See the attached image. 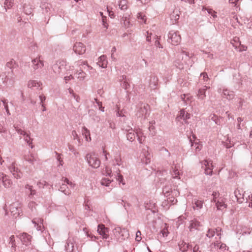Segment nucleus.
Returning a JSON list of instances; mask_svg holds the SVG:
<instances>
[{
  "label": "nucleus",
  "mask_w": 252,
  "mask_h": 252,
  "mask_svg": "<svg viewBox=\"0 0 252 252\" xmlns=\"http://www.w3.org/2000/svg\"><path fill=\"white\" fill-rule=\"evenodd\" d=\"M168 41L173 45H177L181 42V37L178 31H171L168 34Z\"/></svg>",
  "instance_id": "3"
},
{
  "label": "nucleus",
  "mask_w": 252,
  "mask_h": 252,
  "mask_svg": "<svg viewBox=\"0 0 252 252\" xmlns=\"http://www.w3.org/2000/svg\"><path fill=\"white\" fill-rule=\"evenodd\" d=\"M181 99L186 104H190L193 99V97L189 94H183L181 95Z\"/></svg>",
  "instance_id": "29"
},
{
  "label": "nucleus",
  "mask_w": 252,
  "mask_h": 252,
  "mask_svg": "<svg viewBox=\"0 0 252 252\" xmlns=\"http://www.w3.org/2000/svg\"><path fill=\"white\" fill-rule=\"evenodd\" d=\"M149 106L146 104H141L139 106V109L136 113L137 117H144L146 118L148 114Z\"/></svg>",
  "instance_id": "6"
},
{
  "label": "nucleus",
  "mask_w": 252,
  "mask_h": 252,
  "mask_svg": "<svg viewBox=\"0 0 252 252\" xmlns=\"http://www.w3.org/2000/svg\"><path fill=\"white\" fill-rule=\"evenodd\" d=\"M65 65L66 62L65 61H58L52 66L53 71L56 74H60L65 68Z\"/></svg>",
  "instance_id": "7"
},
{
  "label": "nucleus",
  "mask_w": 252,
  "mask_h": 252,
  "mask_svg": "<svg viewBox=\"0 0 252 252\" xmlns=\"http://www.w3.org/2000/svg\"><path fill=\"white\" fill-rule=\"evenodd\" d=\"M108 62L106 55H103L98 59L97 64L101 68H105L107 66Z\"/></svg>",
  "instance_id": "22"
},
{
  "label": "nucleus",
  "mask_w": 252,
  "mask_h": 252,
  "mask_svg": "<svg viewBox=\"0 0 252 252\" xmlns=\"http://www.w3.org/2000/svg\"><path fill=\"white\" fill-rule=\"evenodd\" d=\"M215 202L216 203V206L218 210L223 211L227 207V205L225 203L223 198H220Z\"/></svg>",
  "instance_id": "21"
},
{
  "label": "nucleus",
  "mask_w": 252,
  "mask_h": 252,
  "mask_svg": "<svg viewBox=\"0 0 252 252\" xmlns=\"http://www.w3.org/2000/svg\"><path fill=\"white\" fill-rule=\"evenodd\" d=\"M86 46L81 42H76L73 46L74 52L79 55H82L86 52Z\"/></svg>",
  "instance_id": "14"
},
{
  "label": "nucleus",
  "mask_w": 252,
  "mask_h": 252,
  "mask_svg": "<svg viewBox=\"0 0 252 252\" xmlns=\"http://www.w3.org/2000/svg\"><path fill=\"white\" fill-rule=\"evenodd\" d=\"M24 159L25 160L32 164H33L34 162L36 161V158L32 154L25 155Z\"/></svg>",
  "instance_id": "34"
},
{
  "label": "nucleus",
  "mask_w": 252,
  "mask_h": 252,
  "mask_svg": "<svg viewBox=\"0 0 252 252\" xmlns=\"http://www.w3.org/2000/svg\"><path fill=\"white\" fill-rule=\"evenodd\" d=\"M190 118V114L186 112L185 110L182 109L180 112V115L177 117V119L179 121L180 119H183L184 121Z\"/></svg>",
  "instance_id": "28"
},
{
  "label": "nucleus",
  "mask_w": 252,
  "mask_h": 252,
  "mask_svg": "<svg viewBox=\"0 0 252 252\" xmlns=\"http://www.w3.org/2000/svg\"><path fill=\"white\" fill-rule=\"evenodd\" d=\"M87 61H79L77 62V65H78L80 68L85 69L86 65H87Z\"/></svg>",
  "instance_id": "50"
},
{
  "label": "nucleus",
  "mask_w": 252,
  "mask_h": 252,
  "mask_svg": "<svg viewBox=\"0 0 252 252\" xmlns=\"http://www.w3.org/2000/svg\"><path fill=\"white\" fill-rule=\"evenodd\" d=\"M94 100L96 103L97 104L98 106L99 107V109L102 112L104 111V107L102 106V102L99 101L96 98H94Z\"/></svg>",
  "instance_id": "61"
},
{
  "label": "nucleus",
  "mask_w": 252,
  "mask_h": 252,
  "mask_svg": "<svg viewBox=\"0 0 252 252\" xmlns=\"http://www.w3.org/2000/svg\"><path fill=\"white\" fill-rule=\"evenodd\" d=\"M210 161L204 160L201 162L202 167H205V173L206 175H211L213 172V165Z\"/></svg>",
  "instance_id": "13"
},
{
  "label": "nucleus",
  "mask_w": 252,
  "mask_h": 252,
  "mask_svg": "<svg viewBox=\"0 0 252 252\" xmlns=\"http://www.w3.org/2000/svg\"><path fill=\"white\" fill-rule=\"evenodd\" d=\"M248 201L247 202H249V207L252 208V193L251 194H248L247 196Z\"/></svg>",
  "instance_id": "63"
},
{
  "label": "nucleus",
  "mask_w": 252,
  "mask_h": 252,
  "mask_svg": "<svg viewBox=\"0 0 252 252\" xmlns=\"http://www.w3.org/2000/svg\"><path fill=\"white\" fill-rule=\"evenodd\" d=\"M14 64H15V61L13 60H11L10 61H9V62H8L6 63V66L8 68H12L13 67Z\"/></svg>",
  "instance_id": "62"
},
{
  "label": "nucleus",
  "mask_w": 252,
  "mask_h": 252,
  "mask_svg": "<svg viewBox=\"0 0 252 252\" xmlns=\"http://www.w3.org/2000/svg\"><path fill=\"white\" fill-rule=\"evenodd\" d=\"M125 129L128 132L126 135L127 140L130 141L134 140L135 138V134L132 128H130V127H128V128H125Z\"/></svg>",
  "instance_id": "32"
},
{
  "label": "nucleus",
  "mask_w": 252,
  "mask_h": 252,
  "mask_svg": "<svg viewBox=\"0 0 252 252\" xmlns=\"http://www.w3.org/2000/svg\"><path fill=\"white\" fill-rule=\"evenodd\" d=\"M117 175L116 176V179L117 181H118L120 183H122L123 185H125V182H123V177L122 175L120 174V170L118 169L116 171Z\"/></svg>",
  "instance_id": "42"
},
{
  "label": "nucleus",
  "mask_w": 252,
  "mask_h": 252,
  "mask_svg": "<svg viewBox=\"0 0 252 252\" xmlns=\"http://www.w3.org/2000/svg\"><path fill=\"white\" fill-rule=\"evenodd\" d=\"M192 203L193 210L199 211L203 207V201L194 199Z\"/></svg>",
  "instance_id": "27"
},
{
  "label": "nucleus",
  "mask_w": 252,
  "mask_h": 252,
  "mask_svg": "<svg viewBox=\"0 0 252 252\" xmlns=\"http://www.w3.org/2000/svg\"><path fill=\"white\" fill-rule=\"evenodd\" d=\"M63 182L68 185L70 188H73L75 187V184L69 181L67 178H65L63 180Z\"/></svg>",
  "instance_id": "60"
},
{
  "label": "nucleus",
  "mask_w": 252,
  "mask_h": 252,
  "mask_svg": "<svg viewBox=\"0 0 252 252\" xmlns=\"http://www.w3.org/2000/svg\"><path fill=\"white\" fill-rule=\"evenodd\" d=\"M86 159L90 166L94 168L100 166V161L98 156L95 153H91L86 155Z\"/></svg>",
  "instance_id": "2"
},
{
  "label": "nucleus",
  "mask_w": 252,
  "mask_h": 252,
  "mask_svg": "<svg viewBox=\"0 0 252 252\" xmlns=\"http://www.w3.org/2000/svg\"><path fill=\"white\" fill-rule=\"evenodd\" d=\"M75 75H76V77L80 81L85 80L87 76L86 73L83 70L82 68H80L79 70H77Z\"/></svg>",
  "instance_id": "24"
},
{
  "label": "nucleus",
  "mask_w": 252,
  "mask_h": 252,
  "mask_svg": "<svg viewBox=\"0 0 252 252\" xmlns=\"http://www.w3.org/2000/svg\"><path fill=\"white\" fill-rule=\"evenodd\" d=\"M41 85L40 82L36 80H31L28 83V87L30 89H38Z\"/></svg>",
  "instance_id": "30"
},
{
  "label": "nucleus",
  "mask_w": 252,
  "mask_h": 252,
  "mask_svg": "<svg viewBox=\"0 0 252 252\" xmlns=\"http://www.w3.org/2000/svg\"><path fill=\"white\" fill-rule=\"evenodd\" d=\"M122 159H121V157L119 155L115 156V158L113 160V166H115V165L120 166L122 165Z\"/></svg>",
  "instance_id": "43"
},
{
  "label": "nucleus",
  "mask_w": 252,
  "mask_h": 252,
  "mask_svg": "<svg viewBox=\"0 0 252 252\" xmlns=\"http://www.w3.org/2000/svg\"><path fill=\"white\" fill-rule=\"evenodd\" d=\"M32 222L34 224V226L38 231H43L44 226L43 224V220L40 218H35L32 220Z\"/></svg>",
  "instance_id": "20"
},
{
  "label": "nucleus",
  "mask_w": 252,
  "mask_h": 252,
  "mask_svg": "<svg viewBox=\"0 0 252 252\" xmlns=\"http://www.w3.org/2000/svg\"><path fill=\"white\" fill-rule=\"evenodd\" d=\"M220 245V240H216V242L213 243L210 245V248L212 251H214V250H218L219 249V246Z\"/></svg>",
  "instance_id": "44"
},
{
  "label": "nucleus",
  "mask_w": 252,
  "mask_h": 252,
  "mask_svg": "<svg viewBox=\"0 0 252 252\" xmlns=\"http://www.w3.org/2000/svg\"><path fill=\"white\" fill-rule=\"evenodd\" d=\"M9 244L11 246V247L14 250H15L16 248V242L15 239V237L14 235H11L9 237Z\"/></svg>",
  "instance_id": "40"
},
{
  "label": "nucleus",
  "mask_w": 252,
  "mask_h": 252,
  "mask_svg": "<svg viewBox=\"0 0 252 252\" xmlns=\"http://www.w3.org/2000/svg\"><path fill=\"white\" fill-rule=\"evenodd\" d=\"M97 231L103 239H107L109 238V228L105 227L104 225L102 224H99Z\"/></svg>",
  "instance_id": "11"
},
{
  "label": "nucleus",
  "mask_w": 252,
  "mask_h": 252,
  "mask_svg": "<svg viewBox=\"0 0 252 252\" xmlns=\"http://www.w3.org/2000/svg\"><path fill=\"white\" fill-rule=\"evenodd\" d=\"M112 181V180H111L108 178H104L101 179L100 183L102 186L108 187Z\"/></svg>",
  "instance_id": "49"
},
{
  "label": "nucleus",
  "mask_w": 252,
  "mask_h": 252,
  "mask_svg": "<svg viewBox=\"0 0 252 252\" xmlns=\"http://www.w3.org/2000/svg\"><path fill=\"white\" fill-rule=\"evenodd\" d=\"M207 10L208 14L211 15L214 18L217 17L216 12L214 11L212 9L207 8L205 7H203L202 11Z\"/></svg>",
  "instance_id": "47"
},
{
  "label": "nucleus",
  "mask_w": 252,
  "mask_h": 252,
  "mask_svg": "<svg viewBox=\"0 0 252 252\" xmlns=\"http://www.w3.org/2000/svg\"><path fill=\"white\" fill-rule=\"evenodd\" d=\"M192 61L190 60L189 54L184 51L178 54L176 60L174 62L175 65L180 69L184 68V65L191 66Z\"/></svg>",
  "instance_id": "1"
},
{
  "label": "nucleus",
  "mask_w": 252,
  "mask_h": 252,
  "mask_svg": "<svg viewBox=\"0 0 252 252\" xmlns=\"http://www.w3.org/2000/svg\"><path fill=\"white\" fill-rule=\"evenodd\" d=\"M9 210L12 216L16 218L21 213V207L20 204L18 202L11 204L9 207Z\"/></svg>",
  "instance_id": "5"
},
{
  "label": "nucleus",
  "mask_w": 252,
  "mask_h": 252,
  "mask_svg": "<svg viewBox=\"0 0 252 252\" xmlns=\"http://www.w3.org/2000/svg\"><path fill=\"white\" fill-rule=\"evenodd\" d=\"M200 77L201 78L202 77L203 79L204 80V82H205V84H207V82L209 80V77H208V74H207V73L203 72V73H201Z\"/></svg>",
  "instance_id": "59"
},
{
  "label": "nucleus",
  "mask_w": 252,
  "mask_h": 252,
  "mask_svg": "<svg viewBox=\"0 0 252 252\" xmlns=\"http://www.w3.org/2000/svg\"><path fill=\"white\" fill-rule=\"evenodd\" d=\"M121 78L120 79V80L122 81L124 80V81L121 83V85L123 88L125 89H127L128 87L129 86V84L126 82L125 80L126 79V76L125 75H123L120 77Z\"/></svg>",
  "instance_id": "46"
},
{
  "label": "nucleus",
  "mask_w": 252,
  "mask_h": 252,
  "mask_svg": "<svg viewBox=\"0 0 252 252\" xmlns=\"http://www.w3.org/2000/svg\"><path fill=\"white\" fill-rule=\"evenodd\" d=\"M221 95L223 97L226 98L228 100H231L234 97V94L232 91L227 89H223Z\"/></svg>",
  "instance_id": "25"
},
{
  "label": "nucleus",
  "mask_w": 252,
  "mask_h": 252,
  "mask_svg": "<svg viewBox=\"0 0 252 252\" xmlns=\"http://www.w3.org/2000/svg\"><path fill=\"white\" fill-rule=\"evenodd\" d=\"M24 12L27 15H30L32 13V8L30 5L24 4L23 6Z\"/></svg>",
  "instance_id": "39"
},
{
  "label": "nucleus",
  "mask_w": 252,
  "mask_h": 252,
  "mask_svg": "<svg viewBox=\"0 0 252 252\" xmlns=\"http://www.w3.org/2000/svg\"><path fill=\"white\" fill-rule=\"evenodd\" d=\"M210 87L205 85L203 88L199 89L197 94V98L200 100H204L206 96V91Z\"/></svg>",
  "instance_id": "18"
},
{
  "label": "nucleus",
  "mask_w": 252,
  "mask_h": 252,
  "mask_svg": "<svg viewBox=\"0 0 252 252\" xmlns=\"http://www.w3.org/2000/svg\"><path fill=\"white\" fill-rule=\"evenodd\" d=\"M158 83V78L157 77L151 76L149 82V87L151 89L155 90L157 88Z\"/></svg>",
  "instance_id": "26"
},
{
  "label": "nucleus",
  "mask_w": 252,
  "mask_h": 252,
  "mask_svg": "<svg viewBox=\"0 0 252 252\" xmlns=\"http://www.w3.org/2000/svg\"><path fill=\"white\" fill-rule=\"evenodd\" d=\"M156 40L155 41V45L157 47L159 48H162L163 47L160 44L159 40H158V36H156Z\"/></svg>",
  "instance_id": "64"
},
{
  "label": "nucleus",
  "mask_w": 252,
  "mask_h": 252,
  "mask_svg": "<svg viewBox=\"0 0 252 252\" xmlns=\"http://www.w3.org/2000/svg\"><path fill=\"white\" fill-rule=\"evenodd\" d=\"M179 246L180 247V250L181 251L185 252L187 251L188 245L186 243L183 242L181 244H180Z\"/></svg>",
  "instance_id": "53"
},
{
  "label": "nucleus",
  "mask_w": 252,
  "mask_h": 252,
  "mask_svg": "<svg viewBox=\"0 0 252 252\" xmlns=\"http://www.w3.org/2000/svg\"><path fill=\"white\" fill-rule=\"evenodd\" d=\"M148 147H147L146 149H143L142 155H141L142 157H144L142 159V160L143 162L145 163V164H148V163L150 162L151 158V155L148 152Z\"/></svg>",
  "instance_id": "19"
},
{
  "label": "nucleus",
  "mask_w": 252,
  "mask_h": 252,
  "mask_svg": "<svg viewBox=\"0 0 252 252\" xmlns=\"http://www.w3.org/2000/svg\"><path fill=\"white\" fill-rule=\"evenodd\" d=\"M3 105L4 106V109H5V111L6 112V113L8 115H10V113L9 112L8 104H7V101L6 99H3L1 100Z\"/></svg>",
  "instance_id": "55"
},
{
  "label": "nucleus",
  "mask_w": 252,
  "mask_h": 252,
  "mask_svg": "<svg viewBox=\"0 0 252 252\" xmlns=\"http://www.w3.org/2000/svg\"><path fill=\"white\" fill-rule=\"evenodd\" d=\"M189 141L191 143V146H194L196 152H199L201 150L202 146L198 142H195L193 144L191 139H189Z\"/></svg>",
  "instance_id": "48"
},
{
  "label": "nucleus",
  "mask_w": 252,
  "mask_h": 252,
  "mask_svg": "<svg viewBox=\"0 0 252 252\" xmlns=\"http://www.w3.org/2000/svg\"><path fill=\"white\" fill-rule=\"evenodd\" d=\"M221 229L220 227H218L215 229V230L213 229H209L207 234L206 236L209 238H212L215 236V234L217 235V236L219 237V239L220 240L221 238Z\"/></svg>",
  "instance_id": "16"
},
{
  "label": "nucleus",
  "mask_w": 252,
  "mask_h": 252,
  "mask_svg": "<svg viewBox=\"0 0 252 252\" xmlns=\"http://www.w3.org/2000/svg\"><path fill=\"white\" fill-rule=\"evenodd\" d=\"M18 237L20 239L22 244L25 246L31 245L32 236L27 233H23L19 234Z\"/></svg>",
  "instance_id": "10"
},
{
  "label": "nucleus",
  "mask_w": 252,
  "mask_h": 252,
  "mask_svg": "<svg viewBox=\"0 0 252 252\" xmlns=\"http://www.w3.org/2000/svg\"><path fill=\"white\" fill-rule=\"evenodd\" d=\"M24 139L31 146V148H33V146L32 145V139L31 138L30 132L24 137Z\"/></svg>",
  "instance_id": "41"
},
{
  "label": "nucleus",
  "mask_w": 252,
  "mask_h": 252,
  "mask_svg": "<svg viewBox=\"0 0 252 252\" xmlns=\"http://www.w3.org/2000/svg\"><path fill=\"white\" fill-rule=\"evenodd\" d=\"M76 243V238L69 236L66 240L65 245V250L66 252H72L74 251V245Z\"/></svg>",
  "instance_id": "9"
},
{
  "label": "nucleus",
  "mask_w": 252,
  "mask_h": 252,
  "mask_svg": "<svg viewBox=\"0 0 252 252\" xmlns=\"http://www.w3.org/2000/svg\"><path fill=\"white\" fill-rule=\"evenodd\" d=\"M37 205V204L35 201L32 200L28 204V207L31 209V210L33 212L35 209V207Z\"/></svg>",
  "instance_id": "54"
},
{
  "label": "nucleus",
  "mask_w": 252,
  "mask_h": 252,
  "mask_svg": "<svg viewBox=\"0 0 252 252\" xmlns=\"http://www.w3.org/2000/svg\"><path fill=\"white\" fill-rule=\"evenodd\" d=\"M234 194L236 198H237V201L239 203H242L245 200L246 202L248 201L247 197L248 194L244 192L242 190H240L238 189H236L234 191Z\"/></svg>",
  "instance_id": "8"
},
{
  "label": "nucleus",
  "mask_w": 252,
  "mask_h": 252,
  "mask_svg": "<svg viewBox=\"0 0 252 252\" xmlns=\"http://www.w3.org/2000/svg\"><path fill=\"white\" fill-rule=\"evenodd\" d=\"M67 187L66 186V184L64 183L62 184L59 190L62 192H63L66 195H69L70 194V191L69 189H67Z\"/></svg>",
  "instance_id": "38"
},
{
  "label": "nucleus",
  "mask_w": 252,
  "mask_h": 252,
  "mask_svg": "<svg viewBox=\"0 0 252 252\" xmlns=\"http://www.w3.org/2000/svg\"><path fill=\"white\" fill-rule=\"evenodd\" d=\"M25 188L28 189L30 192L29 195V198L31 199L36 200L38 196V194L35 189H32V186L27 185L25 186Z\"/></svg>",
  "instance_id": "23"
},
{
  "label": "nucleus",
  "mask_w": 252,
  "mask_h": 252,
  "mask_svg": "<svg viewBox=\"0 0 252 252\" xmlns=\"http://www.w3.org/2000/svg\"><path fill=\"white\" fill-rule=\"evenodd\" d=\"M32 67L34 70L42 68L44 66L43 61L40 59V57L36 58L32 61Z\"/></svg>",
  "instance_id": "17"
},
{
  "label": "nucleus",
  "mask_w": 252,
  "mask_h": 252,
  "mask_svg": "<svg viewBox=\"0 0 252 252\" xmlns=\"http://www.w3.org/2000/svg\"><path fill=\"white\" fill-rule=\"evenodd\" d=\"M15 128L18 134L23 135L24 137L28 133L26 131L22 130L21 128H19L18 127L15 126Z\"/></svg>",
  "instance_id": "57"
},
{
  "label": "nucleus",
  "mask_w": 252,
  "mask_h": 252,
  "mask_svg": "<svg viewBox=\"0 0 252 252\" xmlns=\"http://www.w3.org/2000/svg\"><path fill=\"white\" fill-rule=\"evenodd\" d=\"M137 18L139 20H140V22H143L146 24V18L145 15L143 14L142 13H139L137 15Z\"/></svg>",
  "instance_id": "56"
},
{
  "label": "nucleus",
  "mask_w": 252,
  "mask_h": 252,
  "mask_svg": "<svg viewBox=\"0 0 252 252\" xmlns=\"http://www.w3.org/2000/svg\"><path fill=\"white\" fill-rule=\"evenodd\" d=\"M82 134L85 137L87 141H91L90 131L85 126L82 127Z\"/></svg>",
  "instance_id": "33"
},
{
  "label": "nucleus",
  "mask_w": 252,
  "mask_h": 252,
  "mask_svg": "<svg viewBox=\"0 0 252 252\" xmlns=\"http://www.w3.org/2000/svg\"><path fill=\"white\" fill-rule=\"evenodd\" d=\"M71 134L73 137V139H77L79 144H81V139L79 138L76 131L75 130H73L71 132Z\"/></svg>",
  "instance_id": "58"
},
{
  "label": "nucleus",
  "mask_w": 252,
  "mask_h": 252,
  "mask_svg": "<svg viewBox=\"0 0 252 252\" xmlns=\"http://www.w3.org/2000/svg\"><path fill=\"white\" fill-rule=\"evenodd\" d=\"M126 0H121L120 1L119 3V6L122 10H126L127 8Z\"/></svg>",
  "instance_id": "45"
},
{
  "label": "nucleus",
  "mask_w": 252,
  "mask_h": 252,
  "mask_svg": "<svg viewBox=\"0 0 252 252\" xmlns=\"http://www.w3.org/2000/svg\"><path fill=\"white\" fill-rule=\"evenodd\" d=\"M13 5V1L12 0H5L4 2V8L5 11H7V10L11 8Z\"/></svg>",
  "instance_id": "37"
},
{
  "label": "nucleus",
  "mask_w": 252,
  "mask_h": 252,
  "mask_svg": "<svg viewBox=\"0 0 252 252\" xmlns=\"http://www.w3.org/2000/svg\"><path fill=\"white\" fill-rule=\"evenodd\" d=\"M7 80L8 78L6 72L1 73L0 74V87H2L6 85Z\"/></svg>",
  "instance_id": "31"
},
{
  "label": "nucleus",
  "mask_w": 252,
  "mask_h": 252,
  "mask_svg": "<svg viewBox=\"0 0 252 252\" xmlns=\"http://www.w3.org/2000/svg\"><path fill=\"white\" fill-rule=\"evenodd\" d=\"M201 226L200 222L196 220H192L190 221V224L189 226L190 231H192L194 229H197Z\"/></svg>",
  "instance_id": "36"
},
{
  "label": "nucleus",
  "mask_w": 252,
  "mask_h": 252,
  "mask_svg": "<svg viewBox=\"0 0 252 252\" xmlns=\"http://www.w3.org/2000/svg\"><path fill=\"white\" fill-rule=\"evenodd\" d=\"M136 134L139 142L140 143H142L145 140V136H143V133L141 132H137Z\"/></svg>",
  "instance_id": "52"
},
{
  "label": "nucleus",
  "mask_w": 252,
  "mask_h": 252,
  "mask_svg": "<svg viewBox=\"0 0 252 252\" xmlns=\"http://www.w3.org/2000/svg\"><path fill=\"white\" fill-rule=\"evenodd\" d=\"M8 168L15 178L18 179L22 177V172L18 168L17 164L15 162H12L8 167Z\"/></svg>",
  "instance_id": "4"
},
{
  "label": "nucleus",
  "mask_w": 252,
  "mask_h": 252,
  "mask_svg": "<svg viewBox=\"0 0 252 252\" xmlns=\"http://www.w3.org/2000/svg\"><path fill=\"white\" fill-rule=\"evenodd\" d=\"M173 171L171 173L172 177L174 179H180L179 176L180 173L179 171L178 167L177 165H175L174 166H172Z\"/></svg>",
  "instance_id": "35"
},
{
  "label": "nucleus",
  "mask_w": 252,
  "mask_h": 252,
  "mask_svg": "<svg viewBox=\"0 0 252 252\" xmlns=\"http://www.w3.org/2000/svg\"><path fill=\"white\" fill-rule=\"evenodd\" d=\"M125 231V229H122L120 227H116L113 230V233L116 239L121 241L125 239L124 233Z\"/></svg>",
  "instance_id": "15"
},
{
  "label": "nucleus",
  "mask_w": 252,
  "mask_h": 252,
  "mask_svg": "<svg viewBox=\"0 0 252 252\" xmlns=\"http://www.w3.org/2000/svg\"><path fill=\"white\" fill-rule=\"evenodd\" d=\"M0 181H1L3 186L5 188H9L12 185V182L9 177L3 173H0Z\"/></svg>",
  "instance_id": "12"
},
{
  "label": "nucleus",
  "mask_w": 252,
  "mask_h": 252,
  "mask_svg": "<svg viewBox=\"0 0 252 252\" xmlns=\"http://www.w3.org/2000/svg\"><path fill=\"white\" fill-rule=\"evenodd\" d=\"M56 154V158L59 162V165L63 166V158H61V154L58 153L57 152H55Z\"/></svg>",
  "instance_id": "51"
}]
</instances>
